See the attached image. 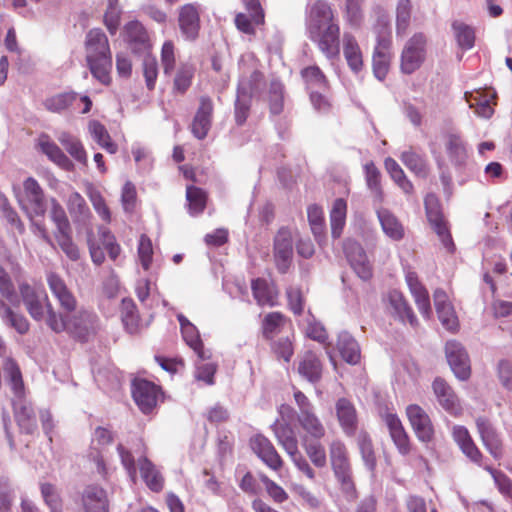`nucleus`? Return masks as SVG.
Here are the masks:
<instances>
[{
	"label": "nucleus",
	"instance_id": "52",
	"mask_svg": "<svg viewBox=\"0 0 512 512\" xmlns=\"http://www.w3.org/2000/svg\"><path fill=\"white\" fill-rule=\"evenodd\" d=\"M452 29L459 47L463 50H470L475 44V30L472 26L461 21H454Z\"/></svg>",
	"mask_w": 512,
	"mask_h": 512
},
{
	"label": "nucleus",
	"instance_id": "55",
	"mask_svg": "<svg viewBox=\"0 0 512 512\" xmlns=\"http://www.w3.org/2000/svg\"><path fill=\"white\" fill-rule=\"evenodd\" d=\"M181 332L186 344L191 349H193V351L201 360H206L210 358V354L207 351H205L199 332L194 325H190L184 328V330H182Z\"/></svg>",
	"mask_w": 512,
	"mask_h": 512
},
{
	"label": "nucleus",
	"instance_id": "5",
	"mask_svg": "<svg viewBox=\"0 0 512 512\" xmlns=\"http://www.w3.org/2000/svg\"><path fill=\"white\" fill-rule=\"evenodd\" d=\"M49 204V216L55 225L54 237L67 257L76 261L80 258V252L72 241V229L66 212L55 198H51Z\"/></svg>",
	"mask_w": 512,
	"mask_h": 512
},
{
	"label": "nucleus",
	"instance_id": "41",
	"mask_svg": "<svg viewBox=\"0 0 512 512\" xmlns=\"http://www.w3.org/2000/svg\"><path fill=\"white\" fill-rule=\"evenodd\" d=\"M214 119V103L209 96H201L198 101L192 128H210Z\"/></svg>",
	"mask_w": 512,
	"mask_h": 512
},
{
	"label": "nucleus",
	"instance_id": "50",
	"mask_svg": "<svg viewBox=\"0 0 512 512\" xmlns=\"http://www.w3.org/2000/svg\"><path fill=\"white\" fill-rule=\"evenodd\" d=\"M0 314L3 320L14 328L19 334H26L29 331L30 324L22 314L15 313L5 302L0 301Z\"/></svg>",
	"mask_w": 512,
	"mask_h": 512
},
{
	"label": "nucleus",
	"instance_id": "35",
	"mask_svg": "<svg viewBox=\"0 0 512 512\" xmlns=\"http://www.w3.org/2000/svg\"><path fill=\"white\" fill-rule=\"evenodd\" d=\"M174 71L172 91L177 95H184L192 86L196 68L192 63L181 62Z\"/></svg>",
	"mask_w": 512,
	"mask_h": 512
},
{
	"label": "nucleus",
	"instance_id": "57",
	"mask_svg": "<svg viewBox=\"0 0 512 512\" xmlns=\"http://www.w3.org/2000/svg\"><path fill=\"white\" fill-rule=\"evenodd\" d=\"M87 196L101 220L106 224H109L112 221V213L101 192L90 187L88 189Z\"/></svg>",
	"mask_w": 512,
	"mask_h": 512
},
{
	"label": "nucleus",
	"instance_id": "36",
	"mask_svg": "<svg viewBox=\"0 0 512 512\" xmlns=\"http://www.w3.org/2000/svg\"><path fill=\"white\" fill-rule=\"evenodd\" d=\"M343 53L348 66L354 71L358 72L363 66V57L361 49L354 35L345 32L343 34Z\"/></svg>",
	"mask_w": 512,
	"mask_h": 512
},
{
	"label": "nucleus",
	"instance_id": "11",
	"mask_svg": "<svg viewBox=\"0 0 512 512\" xmlns=\"http://www.w3.org/2000/svg\"><path fill=\"white\" fill-rule=\"evenodd\" d=\"M406 416L417 439L423 443H429L434 438V425L427 412L417 404L406 407Z\"/></svg>",
	"mask_w": 512,
	"mask_h": 512
},
{
	"label": "nucleus",
	"instance_id": "46",
	"mask_svg": "<svg viewBox=\"0 0 512 512\" xmlns=\"http://www.w3.org/2000/svg\"><path fill=\"white\" fill-rule=\"evenodd\" d=\"M3 369L15 396L20 398L23 397L24 382L21 370L16 361L10 357H7L3 363Z\"/></svg>",
	"mask_w": 512,
	"mask_h": 512
},
{
	"label": "nucleus",
	"instance_id": "51",
	"mask_svg": "<svg viewBox=\"0 0 512 512\" xmlns=\"http://www.w3.org/2000/svg\"><path fill=\"white\" fill-rule=\"evenodd\" d=\"M364 170L368 188L378 202H383L384 192L381 187V173L379 169L375 166L374 162L370 161L365 164Z\"/></svg>",
	"mask_w": 512,
	"mask_h": 512
},
{
	"label": "nucleus",
	"instance_id": "63",
	"mask_svg": "<svg viewBox=\"0 0 512 512\" xmlns=\"http://www.w3.org/2000/svg\"><path fill=\"white\" fill-rule=\"evenodd\" d=\"M117 0H109V5L103 17L104 25L111 35H115L121 21V11L116 4Z\"/></svg>",
	"mask_w": 512,
	"mask_h": 512
},
{
	"label": "nucleus",
	"instance_id": "12",
	"mask_svg": "<svg viewBox=\"0 0 512 512\" xmlns=\"http://www.w3.org/2000/svg\"><path fill=\"white\" fill-rule=\"evenodd\" d=\"M445 354L455 376L460 380H467L471 375V365L463 345L455 340H450L445 345Z\"/></svg>",
	"mask_w": 512,
	"mask_h": 512
},
{
	"label": "nucleus",
	"instance_id": "24",
	"mask_svg": "<svg viewBox=\"0 0 512 512\" xmlns=\"http://www.w3.org/2000/svg\"><path fill=\"white\" fill-rule=\"evenodd\" d=\"M335 414L343 433L348 437L354 436L358 428V413L353 402L345 397L337 399Z\"/></svg>",
	"mask_w": 512,
	"mask_h": 512
},
{
	"label": "nucleus",
	"instance_id": "28",
	"mask_svg": "<svg viewBox=\"0 0 512 512\" xmlns=\"http://www.w3.org/2000/svg\"><path fill=\"white\" fill-rule=\"evenodd\" d=\"M384 421L398 452L403 456L408 455L412 450V443L399 417L396 414L388 413L385 415Z\"/></svg>",
	"mask_w": 512,
	"mask_h": 512
},
{
	"label": "nucleus",
	"instance_id": "6",
	"mask_svg": "<svg viewBox=\"0 0 512 512\" xmlns=\"http://www.w3.org/2000/svg\"><path fill=\"white\" fill-rule=\"evenodd\" d=\"M309 39L329 60L340 55V25L339 22L321 26L307 31Z\"/></svg>",
	"mask_w": 512,
	"mask_h": 512
},
{
	"label": "nucleus",
	"instance_id": "8",
	"mask_svg": "<svg viewBox=\"0 0 512 512\" xmlns=\"http://www.w3.org/2000/svg\"><path fill=\"white\" fill-rule=\"evenodd\" d=\"M424 205L427 219L433 230L439 236L443 245L452 251L454 243L447 222L444 219L438 197L433 193L427 194L424 199Z\"/></svg>",
	"mask_w": 512,
	"mask_h": 512
},
{
	"label": "nucleus",
	"instance_id": "58",
	"mask_svg": "<svg viewBox=\"0 0 512 512\" xmlns=\"http://www.w3.org/2000/svg\"><path fill=\"white\" fill-rule=\"evenodd\" d=\"M60 143L65 148V150L79 163L83 165H87V153L80 142V140L68 135L63 134L62 137L59 138Z\"/></svg>",
	"mask_w": 512,
	"mask_h": 512
},
{
	"label": "nucleus",
	"instance_id": "44",
	"mask_svg": "<svg viewBox=\"0 0 512 512\" xmlns=\"http://www.w3.org/2000/svg\"><path fill=\"white\" fill-rule=\"evenodd\" d=\"M302 447L312 465L324 468L327 465V454L321 440L301 439Z\"/></svg>",
	"mask_w": 512,
	"mask_h": 512
},
{
	"label": "nucleus",
	"instance_id": "37",
	"mask_svg": "<svg viewBox=\"0 0 512 512\" xmlns=\"http://www.w3.org/2000/svg\"><path fill=\"white\" fill-rule=\"evenodd\" d=\"M142 479L153 492H160L164 486V479L155 465L147 458L141 457L138 461Z\"/></svg>",
	"mask_w": 512,
	"mask_h": 512
},
{
	"label": "nucleus",
	"instance_id": "42",
	"mask_svg": "<svg viewBox=\"0 0 512 512\" xmlns=\"http://www.w3.org/2000/svg\"><path fill=\"white\" fill-rule=\"evenodd\" d=\"M347 203L342 198H337L330 212L331 235L334 239L342 235L346 223Z\"/></svg>",
	"mask_w": 512,
	"mask_h": 512
},
{
	"label": "nucleus",
	"instance_id": "20",
	"mask_svg": "<svg viewBox=\"0 0 512 512\" xmlns=\"http://www.w3.org/2000/svg\"><path fill=\"white\" fill-rule=\"evenodd\" d=\"M344 252L355 273L364 281L370 280L373 270L363 247L355 241L348 240L344 244Z\"/></svg>",
	"mask_w": 512,
	"mask_h": 512
},
{
	"label": "nucleus",
	"instance_id": "19",
	"mask_svg": "<svg viewBox=\"0 0 512 512\" xmlns=\"http://www.w3.org/2000/svg\"><path fill=\"white\" fill-rule=\"evenodd\" d=\"M432 389L439 405L451 416L459 417L463 408L460 399L452 387L442 378H436L432 383Z\"/></svg>",
	"mask_w": 512,
	"mask_h": 512
},
{
	"label": "nucleus",
	"instance_id": "31",
	"mask_svg": "<svg viewBox=\"0 0 512 512\" xmlns=\"http://www.w3.org/2000/svg\"><path fill=\"white\" fill-rule=\"evenodd\" d=\"M251 290L259 306L274 307L278 304L279 291L274 283L264 278H256L251 282Z\"/></svg>",
	"mask_w": 512,
	"mask_h": 512
},
{
	"label": "nucleus",
	"instance_id": "60",
	"mask_svg": "<svg viewBox=\"0 0 512 512\" xmlns=\"http://www.w3.org/2000/svg\"><path fill=\"white\" fill-rule=\"evenodd\" d=\"M142 73L145 79L146 88L153 91L156 87V82L159 74L158 62L153 56H146L142 63Z\"/></svg>",
	"mask_w": 512,
	"mask_h": 512
},
{
	"label": "nucleus",
	"instance_id": "49",
	"mask_svg": "<svg viewBox=\"0 0 512 512\" xmlns=\"http://www.w3.org/2000/svg\"><path fill=\"white\" fill-rule=\"evenodd\" d=\"M384 166L393 181L403 190L406 194H412L414 192V186L412 182L406 177L403 169L400 165L391 157H388L384 161Z\"/></svg>",
	"mask_w": 512,
	"mask_h": 512
},
{
	"label": "nucleus",
	"instance_id": "10",
	"mask_svg": "<svg viewBox=\"0 0 512 512\" xmlns=\"http://www.w3.org/2000/svg\"><path fill=\"white\" fill-rule=\"evenodd\" d=\"M242 3L247 13H237L234 18V24L240 32L254 36L256 34V27L265 23L264 9L260 0H242Z\"/></svg>",
	"mask_w": 512,
	"mask_h": 512
},
{
	"label": "nucleus",
	"instance_id": "39",
	"mask_svg": "<svg viewBox=\"0 0 512 512\" xmlns=\"http://www.w3.org/2000/svg\"><path fill=\"white\" fill-rule=\"evenodd\" d=\"M122 323L129 334H138L141 330L137 306L130 298L123 299L120 308Z\"/></svg>",
	"mask_w": 512,
	"mask_h": 512
},
{
	"label": "nucleus",
	"instance_id": "26",
	"mask_svg": "<svg viewBox=\"0 0 512 512\" xmlns=\"http://www.w3.org/2000/svg\"><path fill=\"white\" fill-rule=\"evenodd\" d=\"M495 98L496 93L487 88L465 93L469 107L474 109L475 114L483 118H490L493 115Z\"/></svg>",
	"mask_w": 512,
	"mask_h": 512
},
{
	"label": "nucleus",
	"instance_id": "30",
	"mask_svg": "<svg viewBox=\"0 0 512 512\" xmlns=\"http://www.w3.org/2000/svg\"><path fill=\"white\" fill-rule=\"evenodd\" d=\"M297 372L310 383H317L322 378L323 364L313 351L304 352L298 360Z\"/></svg>",
	"mask_w": 512,
	"mask_h": 512
},
{
	"label": "nucleus",
	"instance_id": "3",
	"mask_svg": "<svg viewBox=\"0 0 512 512\" xmlns=\"http://www.w3.org/2000/svg\"><path fill=\"white\" fill-rule=\"evenodd\" d=\"M20 205L26 211L28 217L32 221L33 226L37 230L39 236L49 245H53L52 238L44 223L34 222V216L43 217L46 212L45 195L38 181L32 177H28L23 182V196L19 200Z\"/></svg>",
	"mask_w": 512,
	"mask_h": 512
},
{
	"label": "nucleus",
	"instance_id": "59",
	"mask_svg": "<svg viewBox=\"0 0 512 512\" xmlns=\"http://www.w3.org/2000/svg\"><path fill=\"white\" fill-rule=\"evenodd\" d=\"M41 494L50 512H63V501L56 487L51 483H43L40 486Z\"/></svg>",
	"mask_w": 512,
	"mask_h": 512
},
{
	"label": "nucleus",
	"instance_id": "45",
	"mask_svg": "<svg viewBox=\"0 0 512 512\" xmlns=\"http://www.w3.org/2000/svg\"><path fill=\"white\" fill-rule=\"evenodd\" d=\"M300 74L309 92L314 91L315 88L322 90L329 89V81L317 65H311L303 68Z\"/></svg>",
	"mask_w": 512,
	"mask_h": 512
},
{
	"label": "nucleus",
	"instance_id": "1",
	"mask_svg": "<svg viewBox=\"0 0 512 512\" xmlns=\"http://www.w3.org/2000/svg\"><path fill=\"white\" fill-rule=\"evenodd\" d=\"M46 300V325L55 333L67 332L71 337L79 341H87L95 334L98 318L96 314L85 310H75L72 313L56 311L48 296Z\"/></svg>",
	"mask_w": 512,
	"mask_h": 512
},
{
	"label": "nucleus",
	"instance_id": "61",
	"mask_svg": "<svg viewBox=\"0 0 512 512\" xmlns=\"http://www.w3.org/2000/svg\"><path fill=\"white\" fill-rule=\"evenodd\" d=\"M341 357L349 364H356L360 360V349L352 338H344L338 342Z\"/></svg>",
	"mask_w": 512,
	"mask_h": 512
},
{
	"label": "nucleus",
	"instance_id": "32",
	"mask_svg": "<svg viewBox=\"0 0 512 512\" xmlns=\"http://www.w3.org/2000/svg\"><path fill=\"white\" fill-rule=\"evenodd\" d=\"M296 421L304 431L301 439L322 440L326 436V428L316 411L309 414L297 415Z\"/></svg>",
	"mask_w": 512,
	"mask_h": 512
},
{
	"label": "nucleus",
	"instance_id": "17",
	"mask_svg": "<svg viewBox=\"0 0 512 512\" xmlns=\"http://www.w3.org/2000/svg\"><path fill=\"white\" fill-rule=\"evenodd\" d=\"M252 451L261 459V461L270 469L279 471L284 461L272 442L265 436L257 434L250 439Z\"/></svg>",
	"mask_w": 512,
	"mask_h": 512
},
{
	"label": "nucleus",
	"instance_id": "33",
	"mask_svg": "<svg viewBox=\"0 0 512 512\" xmlns=\"http://www.w3.org/2000/svg\"><path fill=\"white\" fill-rule=\"evenodd\" d=\"M384 234L394 241H400L405 236V228L398 217L386 208H380L376 212Z\"/></svg>",
	"mask_w": 512,
	"mask_h": 512
},
{
	"label": "nucleus",
	"instance_id": "7",
	"mask_svg": "<svg viewBox=\"0 0 512 512\" xmlns=\"http://www.w3.org/2000/svg\"><path fill=\"white\" fill-rule=\"evenodd\" d=\"M177 25L185 41L195 42L201 31V6L198 3H186L177 10Z\"/></svg>",
	"mask_w": 512,
	"mask_h": 512
},
{
	"label": "nucleus",
	"instance_id": "62",
	"mask_svg": "<svg viewBox=\"0 0 512 512\" xmlns=\"http://www.w3.org/2000/svg\"><path fill=\"white\" fill-rule=\"evenodd\" d=\"M446 149L452 162L461 164L467 158L466 148L460 137L451 135L446 143Z\"/></svg>",
	"mask_w": 512,
	"mask_h": 512
},
{
	"label": "nucleus",
	"instance_id": "53",
	"mask_svg": "<svg viewBox=\"0 0 512 512\" xmlns=\"http://www.w3.org/2000/svg\"><path fill=\"white\" fill-rule=\"evenodd\" d=\"M177 48L172 40H165L160 50V63L165 76H170L176 67Z\"/></svg>",
	"mask_w": 512,
	"mask_h": 512
},
{
	"label": "nucleus",
	"instance_id": "40",
	"mask_svg": "<svg viewBox=\"0 0 512 512\" xmlns=\"http://www.w3.org/2000/svg\"><path fill=\"white\" fill-rule=\"evenodd\" d=\"M287 322L285 315L279 311L267 313L261 322V333L265 340L272 341L280 334Z\"/></svg>",
	"mask_w": 512,
	"mask_h": 512
},
{
	"label": "nucleus",
	"instance_id": "23",
	"mask_svg": "<svg viewBox=\"0 0 512 512\" xmlns=\"http://www.w3.org/2000/svg\"><path fill=\"white\" fill-rule=\"evenodd\" d=\"M126 42L134 54H150L153 44L146 28L138 21H131L124 27Z\"/></svg>",
	"mask_w": 512,
	"mask_h": 512
},
{
	"label": "nucleus",
	"instance_id": "9",
	"mask_svg": "<svg viewBox=\"0 0 512 512\" xmlns=\"http://www.w3.org/2000/svg\"><path fill=\"white\" fill-rule=\"evenodd\" d=\"M426 37L423 33L414 34L401 53V71L411 74L420 68L426 56Z\"/></svg>",
	"mask_w": 512,
	"mask_h": 512
},
{
	"label": "nucleus",
	"instance_id": "64",
	"mask_svg": "<svg viewBox=\"0 0 512 512\" xmlns=\"http://www.w3.org/2000/svg\"><path fill=\"white\" fill-rule=\"evenodd\" d=\"M271 349L277 359H282L286 363H289L294 355L293 341L289 337H283L273 341Z\"/></svg>",
	"mask_w": 512,
	"mask_h": 512
},
{
	"label": "nucleus",
	"instance_id": "15",
	"mask_svg": "<svg viewBox=\"0 0 512 512\" xmlns=\"http://www.w3.org/2000/svg\"><path fill=\"white\" fill-rule=\"evenodd\" d=\"M45 106L53 112H61L69 107L82 114L88 113L92 107V101L88 96H78L74 92L61 93L48 98Z\"/></svg>",
	"mask_w": 512,
	"mask_h": 512
},
{
	"label": "nucleus",
	"instance_id": "21",
	"mask_svg": "<svg viewBox=\"0 0 512 512\" xmlns=\"http://www.w3.org/2000/svg\"><path fill=\"white\" fill-rule=\"evenodd\" d=\"M339 22L336 12L326 0H316L308 6L306 29L311 30Z\"/></svg>",
	"mask_w": 512,
	"mask_h": 512
},
{
	"label": "nucleus",
	"instance_id": "22",
	"mask_svg": "<svg viewBox=\"0 0 512 512\" xmlns=\"http://www.w3.org/2000/svg\"><path fill=\"white\" fill-rule=\"evenodd\" d=\"M160 388L154 383L138 379L133 382L132 395L143 413L151 412L157 404Z\"/></svg>",
	"mask_w": 512,
	"mask_h": 512
},
{
	"label": "nucleus",
	"instance_id": "25",
	"mask_svg": "<svg viewBox=\"0 0 512 512\" xmlns=\"http://www.w3.org/2000/svg\"><path fill=\"white\" fill-rule=\"evenodd\" d=\"M82 512H109L105 489L96 484L87 485L81 493Z\"/></svg>",
	"mask_w": 512,
	"mask_h": 512
},
{
	"label": "nucleus",
	"instance_id": "4",
	"mask_svg": "<svg viewBox=\"0 0 512 512\" xmlns=\"http://www.w3.org/2000/svg\"><path fill=\"white\" fill-rule=\"evenodd\" d=\"M328 451L331 468L342 491L350 496H355L356 488L346 445L342 440L335 438L329 442Z\"/></svg>",
	"mask_w": 512,
	"mask_h": 512
},
{
	"label": "nucleus",
	"instance_id": "56",
	"mask_svg": "<svg viewBox=\"0 0 512 512\" xmlns=\"http://www.w3.org/2000/svg\"><path fill=\"white\" fill-rule=\"evenodd\" d=\"M15 419L19 427L27 434H31L37 427L34 411L31 406L21 404L15 407Z\"/></svg>",
	"mask_w": 512,
	"mask_h": 512
},
{
	"label": "nucleus",
	"instance_id": "48",
	"mask_svg": "<svg viewBox=\"0 0 512 512\" xmlns=\"http://www.w3.org/2000/svg\"><path fill=\"white\" fill-rule=\"evenodd\" d=\"M186 199L189 213L195 216L204 212L207 205L208 194L202 188L190 185L186 188Z\"/></svg>",
	"mask_w": 512,
	"mask_h": 512
},
{
	"label": "nucleus",
	"instance_id": "34",
	"mask_svg": "<svg viewBox=\"0 0 512 512\" xmlns=\"http://www.w3.org/2000/svg\"><path fill=\"white\" fill-rule=\"evenodd\" d=\"M37 148L60 168L66 171H71L73 169V163L63 153V151L49 139L48 135L42 134L39 137Z\"/></svg>",
	"mask_w": 512,
	"mask_h": 512
},
{
	"label": "nucleus",
	"instance_id": "16",
	"mask_svg": "<svg viewBox=\"0 0 512 512\" xmlns=\"http://www.w3.org/2000/svg\"><path fill=\"white\" fill-rule=\"evenodd\" d=\"M293 256V238L291 231L282 227L274 238V259L278 271L286 273L290 267Z\"/></svg>",
	"mask_w": 512,
	"mask_h": 512
},
{
	"label": "nucleus",
	"instance_id": "54",
	"mask_svg": "<svg viewBox=\"0 0 512 512\" xmlns=\"http://www.w3.org/2000/svg\"><path fill=\"white\" fill-rule=\"evenodd\" d=\"M357 445L365 465L369 470H374L376 466V454L372 440L367 432L361 431L357 436Z\"/></svg>",
	"mask_w": 512,
	"mask_h": 512
},
{
	"label": "nucleus",
	"instance_id": "47",
	"mask_svg": "<svg viewBox=\"0 0 512 512\" xmlns=\"http://www.w3.org/2000/svg\"><path fill=\"white\" fill-rule=\"evenodd\" d=\"M403 164L417 177L426 178L429 174V167L426 160L412 148L403 151L400 156Z\"/></svg>",
	"mask_w": 512,
	"mask_h": 512
},
{
	"label": "nucleus",
	"instance_id": "18",
	"mask_svg": "<svg viewBox=\"0 0 512 512\" xmlns=\"http://www.w3.org/2000/svg\"><path fill=\"white\" fill-rule=\"evenodd\" d=\"M19 292L30 316L36 321H46V292L38 291L26 282L19 284Z\"/></svg>",
	"mask_w": 512,
	"mask_h": 512
},
{
	"label": "nucleus",
	"instance_id": "27",
	"mask_svg": "<svg viewBox=\"0 0 512 512\" xmlns=\"http://www.w3.org/2000/svg\"><path fill=\"white\" fill-rule=\"evenodd\" d=\"M476 427L486 450L494 458H500L502 456V441L490 421L485 417H478L476 419Z\"/></svg>",
	"mask_w": 512,
	"mask_h": 512
},
{
	"label": "nucleus",
	"instance_id": "2",
	"mask_svg": "<svg viewBox=\"0 0 512 512\" xmlns=\"http://www.w3.org/2000/svg\"><path fill=\"white\" fill-rule=\"evenodd\" d=\"M84 49L91 75L102 85H111L112 51L106 34L100 28L90 29L85 37Z\"/></svg>",
	"mask_w": 512,
	"mask_h": 512
},
{
	"label": "nucleus",
	"instance_id": "43",
	"mask_svg": "<svg viewBox=\"0 0 512 512\" xmlns=\"http://www.w3.org/2000/svg\"><path fill=\"white\" fill-rule=\"evenodd\" d=\"M390 66L389 42L380 41L373 54V72L379 79H385Z\"/></svg>",
	"mask_w": 512,
	"mask_h": 512
},
{
	"label": "nucleus",
	"instance_id": "14",
	"mask_svg": "<svg viewBox=\"0 0 512 512\" xmlns=\"http://www.w3.org/2000/svg\"><path fill=\"white\" fill-rule=\"evenodd\" d=\"M47 285L52 295L58 301L63 312L72 313L77 309V299L73 292L68 288L65 280L55 272H49L46 275Z\"/></svg>",
	"mask_w": 512,
	"mask_h": 512
},
{
	"label": "nucleus",
	"instance_id": "13",
	"mask_svg": "<svg viewBox=\"0 0 512 512\" xmlns=\"http://www.w3.org/2000/svg\"><path fill=\"white\" fill-rule=\"evenodd\" d=\"M47 285L52 295L58 301L63 312L72 313L77 309V299L73 292L68 288L65 280L55 272H49L46 275Z\"/></svg>",
	"mask_w": 512,
	"mask_h": 512
},
{
	"label": "nucleus",
	"instance_id": "29",
	"mask_svg": "<svg viewBox=\"0 0 512 512\" xmlns=\"http://www.w3.org/2000/svg\"><path fill=\"white\" fill-rule=\"evenodd\" d=\"M387 309L396 318L402 322H408L411 326L417 325V318L405 299L402 292L398 290H391L386 296Z\"/></svg>",
	"mask_w": 512,
	"mask_h": 512
},
{
	"label": "nucleus",
	"instance_id": "38",
	"mask_svg": "<svg viewBox=\"0 0 512 512\" xmlns=\"http://www.w3.org/2000/svg\"><path fill=\"white\" fill-rule=\"evenodd\" d=\"M272 429L278 443L288 455L299 450L298 439L289 423L277 421L273 424Z\"/></svg>",
	"mask_w": 512,
	"mask_h": 512
}]
</instances>
